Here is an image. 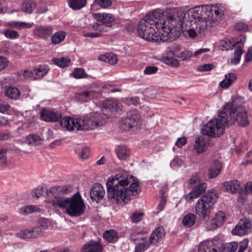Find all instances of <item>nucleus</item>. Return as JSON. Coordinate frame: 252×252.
<instances>
[{"mask_svg": "<svg viewBox=\"0 0 252 252\" xmlns=\"http://www.w3.org/2000/svg\"><path fill=\"white\" fill-rule=\"evenodd\" d=\"M164 234L165 231L162 227H159L156 228L151 235L150 237V243L151 244L157 243L158 240L164 236Z\"/></svg>", "mask_w": 252, "mask_h": 252, "instance_id": "30", "label": "nucleus"}, {"mask_svg": "<svg viewBox=\"0 0 252 252\" xmlns=\"http://www.w3.org/2000/svg\"><path fill=\"white\" fill-rule=\"evenodd\" d=\"M252 231V223L250 220L247 218L240 219L232 229L233 235L245 236L249 235Z\"/></svg>", "mask_w": 252, "mask_h": 252, "instance_id": "10", "label": "nucleus"}, {"mask_svg": "<svg viewBox=\"0 0 252 252\" xmlns=\"http://www.w3.org/2000/svg\"><path fill=\"white\" fill-rule=\"evenodd\" d=\"M196 220V216L192 213H188L183 218L182 223L186 227H190L193 226Z\"/></svg>", "mask_w": 252, "mask_h": 252, "instance_id": "39", "label": "nucleus"}, {"mask_svg": "<svg viewBox=\"0 0 252 252\" xmlns=\"http://www.w3.org/2000/svg\"><path fill=\"white\" fill-rule=\"evenodd\" d=\"M207 143V142L204 141L203 138L197 137L195 141L194 149L197 153L201 154L205 151Z\"/></svg>", "mask_w": 252, "mask_h": 252, "instance_id": "40", "label": "nucleus"}, {"mask_svg": "<svg viewBox=\"0 0 252 252\" xmlns=\"http://www.w3.org/2000/svg\"><path fill=\"white\" fill-rule=\"evenodd\" d=\"M203 135L210 137H219L223 132V128L218 122L217 120L212 119L209 121L202 128Z\"/></svg>", "mask_w": 252, "mask_h": 252, "instance_id": "9", "label": "nucleus"}, {"mask_svg": "<svg viewBox=\"0 0 252 252\" xmlns=\"http://www.w3.org/2000/svg\"><path fill=\"white\" fill-rule=\"evenodd\" d=\"M37 6L36 3L33 0H24L22 4L23 11L31 14Z\"/></svg>", "mask_w": 252, "mask_h": 252, "instance_id": "32", "label": "nucleus"}, {"mask_svg": "<svg viewBox=\"0 0 252 252\" xmlns=\"http://www.w3.org/2000/svg\"><path fill=\"white\" fill-rule=\"evenodd\" d=\"M2 33L7 38L11 40L18 39L20 37V35L17 31H14L11 29L3 30Z\"/></svg>", "mask_w": 252, "mask_h": 252, "instance_id": "46", "label": "nucleus"}, {"mask_svg": "<svg viewBox=\"0 0 252 252\" xmlns=\"http://www.w3.org/2000/svg\"><path fill=\"white\" fill-rule=\"evenodd\" d=\"M72 190V187L70 185L54 186L47 189L46 192L48 196H50L51 194L54 196H57L56 194L58 193L67 194L71 192Z\"/></svg>", "mask_w": 252, "mask_h": 252, "instance_id": "24", "label": "nucleus"}, {"mask_svg": "<svg viewBox=\"0 0 252 252\" xmlns=\"http://www.w3.org/2000/svg\"><path fill=\"white\" fill-rule=\"evenodd\" d=\"M140 115L137 110L129 112L126 118H122L120 124V128L124 130H135L140 125Z\"/></svg>", "mask_w": 252, "mask_h": 252, "instance_id": "7", "label": "nucleus"}, {"mask_svg": "<svg viewBox=\"0 0 252 252\" xmlns=\"http://www.w3.org/2000/svg\"><path fill=\"white\" fill-rule=\"evenodd\" d=\"M237 113L236 118L234 117L235 122H237L239 126H245L249 124L247 112L241 105L238 106L236 104V111Z\"/></svg>", "mask_w": 252, "mask_h": 252, "instance_id": "16", "label": "nucleus"}, {"mask_svg": "<svg viewBox=\"0 0 252 252\" xmlns=\"http://www.w3.org/2000/svg\"><path fill=\"white\" fill-rule=\"evenodd\" d=\"M48 65L43 64L35 67L32 70H25L23 75L25 78H30L32 80H39L45 76L49 71Z\"/></svg>", "mask_w": 252, "mask_h": 252, "instance_id": "12", "label": "nucleus"}, {"mask_svg": "<svg viewBox=\"0 0 252 252\" xmlns=\"http://www.w3.org/2000/svg\"><path fill=\"white\" fill-rule=\"evenodd\" d=\"M249 243V240L247 238L240 242L239 244L237 242H232L226 244L224 250L225 252H235L238 249L237 252H244L248 248Z\"/></svg>", "mask_w": 252, "mask_h": 252, "instance_id": "14", "label": "nucleus"}, {"mask_svg": "<svg viewBox=\"0 0 252 252\" xmlns=\"http://www.w3.org/2000/svg\"><path fill=\"white\" fill-rule=\"evenodd\" d=\"M9 64V60L2 56H0V72L4 69Z\"/></svg>", "mask_w": 252, "mask_h": 252, "instance_id": "58", "label": "nucleus"}, {"mask_svg": "<svg viewBox=\"0 0 252 252\" xmlns=\"http://www.w3.org/2000/svg\"><path fill=\"white\" fill-rule=\"evenodd\" d=\"M41 119L47 122H55L57 121L61 117V115L55 110L44 109L40 113Z\"/></svg>", "mask_w": 252, "mask_h": 252, "instance_id": "22", "label": "nucleus"}, {"mask_svg": "<svg viewBox=\"0 0 252 252\" xmlns=\"http://www.w3.org/2000/svg\"><path fill=\"white\" fill-rule=\"evenodd\" d=\"M236 111V100L232 102L227 103L224 107L223 111L220 113L217 120L219 123L222 127L224 126H229L235 122L234 114Z\"/></svg>", "mask_w": 252, "mask_h": 252, "instance_id": "6", "label": "nucleus"}, {"mask_svg": "<svg viewBox=\"0 0 252 252\" xmlns=\"http://www.w3.org/2000/svg\"><path fill=\"white\" fill-rule=\"evenodd\" d=\"M237 43V42L234 41L233 39H228L222 42L221 46L223 47V50H228L234 48Z\"/></svg>", "mask_w": 252, "mask_h": 252, "instance_id": "50", "label": "nucleus"}, {"mask_svg": "<svg viewBox=\"0 0 252 252\" xmlns=\"http://www.w3.org/2000/svg\"><path fill=\"white\" fill-rule=\"evenodd\" d=\"M207 7L198 6L195 7L189 10L188 12H184L181 10L174 9L169 11V12L177 13L178 16L173 17V19L177 18L180 19V22L181 24L176 27H182L183 24L188 26L189 24L196 23V22L201 19H205L206 15Z\"/></svg>", "mask_w": 252, "mask_h": 252, "instance_id": "4", "label": "nucleus"}, {"mask_svg": "<svg viewBox=\"0 0 252 252\" xmlns=\"http://www.w3.org/2000/svg\"><path fill=\"white\" fill-rule=\"evenodd\" d=\"M139 183L137 179L123 170L115 177H109L106 182L108 197L117 203H127L131 196L138 194Z\"/></svg>", "mask_w": 252, "mask_h": 252, "instance_id": "2", "label": "nucleus"}, {"mask_svg": "<svg viewBox=\"0 0 252 252\" xmlns=\"http://www.w3.org/2000/svg\"><path fill=\"white\" fill-rule=\"evenodd\" d=\"M16 236L19 238L24 239L31 238V235H30L29 229L19 232L17 233Z\"/></svg>", "mask_w": 252, "mask_h": 252, "instance_id": "57", "label": "nucleus"}, {"mask_svg": "<svg viewBox=\"0 0 252 252\" xmlns=\"http://www.w3.org/2000/svg\"><path fill=\"white\" fill-rule=\"evenodd\" d=\"M48 203L56 209H65V213L71 217L81 216L86 209L83 200L78 192L70 198L54 196L53 198L49 199Z\"/></svg>", "mask_w": 252, "mask_h": 252, "instance_id": "3", "label": "nucleus"}, {"mask_svg": "<svg viewBox=\"0 0 252 252\" xmlns=\"http://www.w3.org/2000/svg\"><path fill=\"white\" fill-rule=\"evenodd\" d=\"M72 76L76 79L86 78L88 75L85 73L84 70L82 68H76L72 72Z\"/></svg>", "mask_w": 252, "mask_h": 252, "instance_id": "48", "label": "nucleus"}, {"mask_svg": "<svg viewBox=\"0 0 252 252\" xmlns=\"http://www.w3.org/2000/svg\"><path fill=\"white\" fill-rule=\"evenodd\" d=\"M236 79V77L235 74L232 73H229L225 75V79L220 82V85L222 88H228L235 81Z\"/></svg>", "mask_w": 252, "mask_h": 252, "instance_id": "36", "label": "nucleus"}, {"mask_svg": "<svg viewBox=\"0 0 252 252\" xmlns=\"http://www.w3.org/2000/svg\"><path fill=\"white\" fill-rule=\"evenodd\" d=\"M207 188V184L205 183L201 182L193 188L192 190L195 191V193L198 194L199 196L204 192Z\"/></svg>", "mask_w": 252, "mask_h": 252, "instance_id": "49", "label": "nucleus"}, {"mask_svg": "<svg viewBox=\"0 0 252 252\" xmlns=\"http://www.w3.org/2000/svg\"><path fill=\"white\" fill-rule=\"evenodd\" d=\"M201 182L200 177L198 175H195L189 179V184L191 187L194 188Z\"/></svg>", "mask_w": 252, "mask_h": 252, "instance_id": "52", "label": "nucleus"}, {"mask_svg": "<svg viewBox=\"0 0 252 252\" xmlns=\"http://www.w3.org/2000/svg\"><path fill=\"white\" fill-rule=\"evenodd\" d=\"M103 238L108 242L114 243L117 241L118 236L117 232L114 230L106 231L103 235Z\"/></svg>", "mask_w": 252, "mask_h": 252, "instance_id": "37", "label": "nucleus"}, {"mask_svg": "<svg viewBox=\"0 0 252 252\" xmlns=\"http://www.w3.org/2000/svg\"><path fill=\"white\" fill-rule=\"evenodd\" d=\"M41 228L36 226L33 228L29 229L30 235H31V238H36L39 236L40 234L42 232Z\"/></svg>", "mask_w": 252, "mask_h": 252, "instance_id": "53", "label": "nucleus"}, {"mask_svg": "<svg viewBox=\"0 0 252 252\" xmlns=\"http://www.w3.org/2000/svg\"><path fill=\"white\" fill-rule=\"evenodd\" d=\"M33 32L38 37L46 39L52 34L53 29L50 25H38L35 27Z\"/></svg>", "mask_w": 252, "mask_h": 252, "instance_id": "19", "label": "nucleus"}, {"mask_svg": "<svg viewBox=\"0 0 252 252\" xmlns=\"http://www.w3.org/2000/svg\"><path fill=\"white\" fill-rule=\"evenodd\" d=\"M221 244H218L216 240L205 242L202 243L198 249V252H221Z\"/></svg>", "mask_w": 252, "mask_h": 252, "instance_id": "18", "label": "nucleus"}, {"mask_svg": "<svg viewBox=\"0 0 252 252\" xmlns=\"http://www.w3.org/2000/svg\"><path fill=\"white\" fill-rule=\"evenodd\" d=\"M33 25V23H28L25 22L19 21L17 29L18 30L30 29L32 27Z\"/></svg>", "mask_w": 252, "mask_h": 252, "instance_id": "55", "label": "nucleus"}, {"mask_svg": "<svg viewBox=\"0 0 252 252\" xmlns=\"http://www.w3.org/2000/svg\"><path fill=\"white\" fill-rule=\"evenodd\" d=\"M158 70V67L156 66H149L145 68L144 72L146 75H151L156 73Z\"/></svg>", "mask_w": 252, "mask_h": 252, "instance_id": "60", "label": "nucleus"}, {"mask_svg": "<svg viewBox=\"0 0 252 252\" xmlns=\"http://www.w3.org/2000/svg\"><path fill=\"white\" fill-rule=\"evenodd\" d=\"M177 28L180 29L184 32V33L186 36H188L191 38L195 37L197 35V31L196 30L195 26L193 24L191 23L189 24L188 26L185 25V24H183L182 27H175L174 28V30L172 31V37L169 38V39L174 38V39L176 38L178 36L176 35V36L174 34V32H176L177 31Z\"/></svg>", "mask_w": 252, "mask_h": 252, "instance_id": "17", "label": "nucleus"}, {"mask_svg": "<svg viewBox=\"0 0 252 252\" xmlns=\"http://www.w3.org/2000/svg\"><path fill=\"white\" fill-rule=\"evenodd\" d=\"M223 15V10L219 6H214L207 7L206 15L215 25Z\"/></svg>", "mask_w": 252, "mask_h": 252, "instance_id": "21", "label": "nucleus"}, {"mask_svg": "<svg viewBox=\"0 0 252 252\" xmlns=\"http://www.w3.org/2000/svg\"><path fill=\"white\" fill-rule=\"evenodd\" d=\"M116 153L118 158L121 160L126 159L130 155L129 149L125 145L118 146Z\"/></svg>", "mask_w": 252, "mask_h": 252, "instance_id": "33", "label": "nucleus"}, {"mask_svg": "<svg viewBox=\"0 0 252 252\" xmlns=\"http://www.w3.org/2000/svg\"><path fill=\"white\" fill-rule=\"evenodd\" d=\"M209 18L207 16L205 19H201L196 22V23L193 22V25L195 26V28L197 32L201 33L204 32L207 27H212L215 25V24L209 20Z\"/></svg>", "mask_w": 252, "mask_h": 252, "instance_id": "27", "label": "nucleus"}, {"mask_svg": "<svg viewBox=\"0 0 252 252\" xmlns=\"http://www.w3.org/2000/svg\"><path fill=\"white\" fill-rule=\"evenodd\" d=\"M143 215L144 213L142 212H136L134 213L131 217L132 221L135 223L139 222L142 220Z\"/></svg>", "mask_w": 252, "mask_h": 252, "instance_id": "59", "label": "nucleus"}, {"mask_svg": "<svg viewBox=\"0 0 252 252\" xmlns=\"http://www.w3.org/2000/svg\"><path fill=\"white\" fill-rule=\"evenodd\" d=\"M69 6L73 10H78L84 7L86 0H67Z\"/></svg>", "mask_w": 252, "mask_h": 252, "instance_id": "43", "label": "nucleus"}, {"mask_svg": "<svg viewBox=\"0 0 252 252\" xmlns=\"http://www.w3.org/2000/svg\"><path fill=\"white\" fill-rule=\"evenodd\" d=\"M66 35V32L62 31L55 32L51 37V43L55 45L61 43L65 39Z\"/></svg>", "mask_w": 252, "mask_h": 252, "instance_id": "38", "label": "nucleus"}, {"mask_svg": "<svg viewBox=\"0 0 252 252\" xmlns=\"http://www.w3.org/2000/svg\"><path fill=\"white\" fill-rule=\"evenodd\" d=\"M223 187L226 191H229L232 193H236L240 188V183L238 180L227 181L223 183Z\"/></svg>", "mask_w": 252, "mask_h": 252, "instance_id": "29", "label": "nucleus"}, {"mask_svg": "<svg viewBox=\"0 0 252 252\" xmlns=\"http://www.w3.org/2000/svg\"><path fill=\"white\" fill-rule=\"evenodd\" d=\"M103 112L109 110L112 114L120 115L122 111V106L120 102L114 98L107 99L102 103Z\"/></svg>", "mask_w": 252, "mask_h": 252, "instance_id": "13", "label": "nucleus"}, {"mask_svg": "<svg viewBox=\"0 0 252 252\" xmlns=\"http://www.w3.org/2000/svg\"><path fill=\"white\" fill-rule=\"evenodd\" d=\"M198 197V194H197V193H195V191H193L192 190L188 194L186 195L185 198L187 201L190 202L193 199L197 198Z\"/></svg>", "mask_w": 252, "mask_h": 252, "instance_id": "61", "label": "nucleus"}, {"mask_svg": "<svg viewBox=\"0 0 252 252\" xmlns=\"http://www.w3.org/2000/svg\"><path fill=\"white\" fill-rule=\"evenodd\" d=\"M80 120H84L83 117L75 119L70 117H65L61 120L60 124L63 127L65 128L68 130H73L75 129L78 130H85L83 128L84 123H80Z\"/></svg>", "mask_w": 252, "mask_h": 252, "instance_id": "11", "label": "nucleus"}, {"mask_svg": "<svg viewBox=\"0 0 252 252\" xmlns=\"http://www.w3.org/2000/svg\"><path fill=\"white\" fill-rule=\"evenodd\" d=\"M105 191L99 184H95L92 188L90 196L92 200L98 202L104 197Z\"/></svg>", "mask_w": 252, "mask_h": 252, "instance_id": "23", "label": "nucleus"}, {"mask_svg": "<svg viewBox=\"0 0 252 252\" xmlns=\"http://www.w3.org/2000/svg\"><path fill=\"white\" fill-rule=\"evenodd\" d=\"M221 167V164L219 160H214L209 170L210 177L211 178L216 177L220 173Z\"/></svg>", "mask_w": 252, "mask_h": 252, "instance_id": "31", "label": "nucleus"}, {"mask_svg": "<svg viewBox=\"0 0 252 252\" xmlns=\"http://www.w3.org/2000/svg\"><path fill=\"white\" fill-rule=\"evenodd\" d=\"M93 29L95 31L94 32H88L84 34L85 37L92 38L98 37L103 35L110 30V27L104 24H99L98 23H95L92 25Z\"/></svg>", "mask_w": 252, "mask_h": 252, "instance_id": "20", "label": "nucleus"}, {"mask_svg": "<svg viewBox=\"0 0 252 252\" xmlns=\"http://www.w3.org/2000/svg\"><path fill=\"white\" fill-rule=\"evenodd\" d=\"M41 209L34 205H28L21 208L19 212L23 215H27L33 212L39 213Z\"/></svg>", "mask_w": 252, "mask_h": 252, "instance_id": "42", "label": "nucleus"}, {"mask_svg": "<svg viewBox=\"0 0 252 252\" xmlns=\"http://www.w3.org/2000/svg\"><path fill=\"white\" fill-rule=\"evenodd\" d=\"M243 54L242 48L238 46L234 52V57L230 60V63L232 64H236L238 63L240 60L241 57Z\"/></svg>", "mask_w": 252, "mask_h": 252, "instance_id": "47", "label": "nucleus"}, {"mask_svg": "<svg viewBox=\"0 0 252 252\" xmlns=\"http://www.w3.org/2000/svg\"><path fill=\"white\" fill-rule=\"evenodd\" d=\"M5 94L6 96L11 99H17L19 98L21 93L16 87L10 86L6 89Z\"/></svg>", "mask_w": 252, "mask_h": 252, "instance_id": "35", "label": "nucleus"}, {"mask_svg": "<svg viewBox=\"0 0 252 252\" xmlns=\"http://www.w3.org/2000/svg\"><path fill=\"white\" fill-rule=\"evenodd\" d=\"M99 60L110 64H115L118 61L117 56L112 53H106L99 57Z\"/></svg>", "mask_w": 252, "mask_h": 252, "instance_id": "34", "label": "nucleus"}, {"mask_svg": "<svg viewBox=\"0 0 252 252\" xmlns=\"http://www.w3.org/2000/svg\"><path fill=\"white\" fill-rule=\"evenodd\" d=\"M149 244L147 240L142 239L141 242L137 243L135 247V252H144L149 247Z\"/></svg>", "mask_w": 252, "mask_h": 252, "instance_id": "45", "label": "nucleus"}, {"mask_svg": "<svg viewBox=\"0 0 252 252\" xmlns=\"http://www.w3.org/2000/svg\"><path fill=\"white\" fill-rule=\"evenodd\" d=\"M43 141V139L35 134H30L26 137V141L29 145L38 146L41 144Z\"/></svg>", "mask_w": 252, "mask_h": 252, "instance_id": "41", "label": "nucleus"}, {"mask_svg": "<svg viewBox=\"0 0 252 252\" xmlns=\"http://www.w3.org/2000/svg\"><path fill=\"white\" fill-rule=\"evenodd\" d=\"M90 156V149L88 147H84L82 150L80 154H79V157L83 159H87Z\"/></svg>", "mask_w": 252, "mask_h": 252, "instance_id": "56", "label": "nucleus"}, {"mask_svg": "<svg viewBox=\"0 0 252 252\" xmlns=\"http://www.w3.org/2000/svg\"><path fill=\"white\" fill-rule=\"evenodd\" d=\"M84 120H80V123L84 124L83 128L85 130L93 129L97 126H101L106 123L108 116L105 114L97 112L93 113L90 117H84Z\"/></svg>", "mask_w": 252, "mask_h": 252, "instance_id": "8", "label": "nucleus"}, {"mask_svg": "<svg viewBox=\"0 0 252 252\" xmlns=\"http://www.w3.org/2000/svg\"><path fill=\"white\" fill-rule=\"evenodd\" d=\"M213 67V65L212 64H204L198 67V70L200 71H208L211 70Z\"/></svg>", "mask_w": 252, "mask_h": 252, "instance_id": "64", "label": "nucleus"}, {"mask_svg": "<svg viewBox=\"0 0 252 252\" xmlns=\"http://www.w3.org/2000/svg\"><path fill=\"white\" fill-rule=\"evenodd\" d=\"M52 62L59 67H65L69 64L70 60L68 57H65L60 58H53Z\"/></svg>", "mask_w": 252, "mask_h": 252, "instance_id": "44", "label": "nucleus"}, {"mask_svg": "<svg viewBox=\"0 0 252 252\" xmlns=\"http://www.w3.org/2000/svg\"><path fill=\"white\" fill-rule=\"evenodd\" d=\"M94 3L102 8H107L112 4L111 0H94Z\"/></svg>", "mask_w": 252, "mask_h": 252, "instance_id": "51", "label": "nucleus"}, {"mask_svg": "<svg viewBox=\"0 0 252 252\" xmlns=\"http://www.w3.org/2000/svg\"><path fill=\"white\" fill-rule=\"evenodd\" d=\"M39 222L40 225L37 226L38 227H41V230L43 231L46 229L50 224L49 220L48 219L45 218H41Z\"/></svg>", "mask_w": 252, "mask_h": 252, "instance_id": "54", "label": "nucleus"}, {"mask_svg": "<svg viewBox=\"0 0 252 252\" xmlns=\"http://www.w3.org/2000/svg\"><path fill=\"white\" fill-rule=\"evenodd\" d=\"M96 19L98 21L101 22V23H99V24H104L109 26L107 24L113 22L115 20V17L111 14L103 13L96 14ZM109 27L110 29L111 26H109Z\"/></svg>", "mask_w": 252, "mask_h": 252, "instance_id": "28", "label": "nucleus"}, {"mask_svg": "<svg viewBox=\"0 0 252 252\" xmlns=\"http://www.w3.org/2000/svg\"><path fill=\"white\" fill-rule=\"evenodd\" d=\"M103 246L99 241L91 240L86 243L82 249V252H101Z\"/></svg>", "mask_w": 252, "mask_h": 252, "instance_id": "25", "label": "nucleus"}, {"mask_svg": "<svg viewBox=\"0 0 252 252\" xmlns=\"http://www.w3.org/2000/svg\"><path fill=\"white\" fill-rule=\"evenodd\" d=\"M166 203V199L165 198V197L162 196L160 202L158 204L157 206V210H158V213H159L160 212L162 211L165 207V205Z\"/></svg>", "mask_w": 252, "mask_h": 252, "instance_id": "62", "label": "nucleus"}, {"mask_svg": "<svg viewBox=\"0 0 252 252\" xmlns=\"http://www.w3.org/2000/svg\"><path fill=\"white\" fill-rule=\"evenodd\" d=\"M98 93L93 87L88 88V90H83L76 94L77 99L82 102H86L97 97Z\"/></svg>", "mask_w": 252, "mask_h": 252, "instance_id": "15", "label": "nucleus"}, {"mask_svg": "<svg viewBox=\"0 0 252 252\" xmlns=\"http://www.w3.org/2000/svg\"><path fill=\"white\" fill-rule=\"evenodd\" d=\"M33 196H34L37 198H39L40 196H42L44 192V190L42 187H38L36 189H35L34 190L32 191Z\"/></svg>", "mask_w": 252, "mask_h": 252, "instance_id": "63", "label": "nucleus"}, {"mask_svg": "<svg viewBox=\"0 0 252 252\" xmlns=\"http://www.w3.org/2000/svg\"><path fill=\"white\" fill-rule=\"evenodd\" d=\"M178 13L167 12L166 15L159 9L149 12L138 23L137 31L139 35L148 41H165L172 37L174 28L181 25L180 19H173Z\"/></svg>", "mask_w": 252, "mask_h": 252, "instance_id": "1", "label": "nucleus"}, {"mask_svg": "<svg viewBox=\"0 0 252 252\" xmlns=\"http://www.w3.org/2000/svg\"><path fill=\"white\" fill-rule=\"evenodd\" d=\"M226 218L224 212L221 211H218L215 214L211 221L212 228L215 229L220 227L224 223Z\"/></svg>", "mask_w": 252, "mask_h": 252, "instance_id": "26", "label": "nucleus"}, {"mask_svg": "<svg viewBox=\"0 0 252 252\" xmlns=\"http://www.w3.org/2000/svg\"><path fill=\"white\" fill-rule=\"evenodd\" d=\"M218 198L217 193L215 191H208L196 202L195 206V213L201 218L206 219L213 210Z\"/></svg>", "mask_w": 252, "mask_h": 252, "instance_id": "5", "label": "nucleus"}]
</instances>
